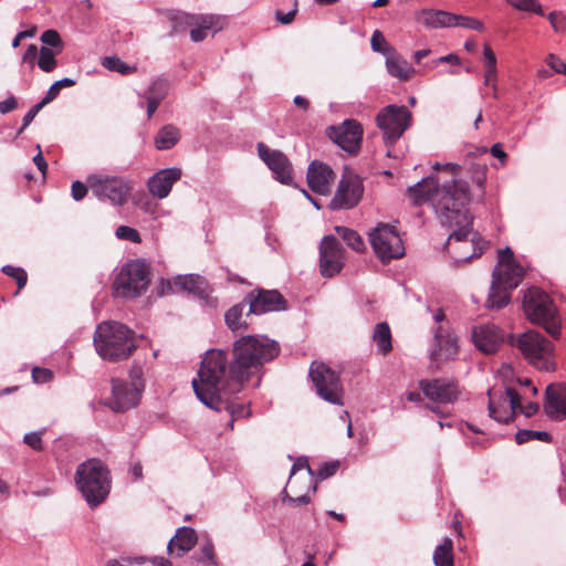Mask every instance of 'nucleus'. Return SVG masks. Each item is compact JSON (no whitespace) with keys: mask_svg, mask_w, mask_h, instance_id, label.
<instances>
[{"mask_svg":"<svg viewBox=\"0 0 566 566\" xmlns=\"http://www.w3.org/2000/svg\"><path fill=\"white\" fill-rule=\"evenodd\" d=\"M523 310L530 322L542 326L552 337H559L557 307L547 293L537 287L528 289L523 297Z\"/></svg>","mask_w":566,"mask_h":566,"instance_id":"nucleus-5","label":"nucleus"},{"mask_svg":"<svg viewBox=\"0 0 566 566\" xmlns=\"http://www.w3.org/2000/svg\"><path fill=\"white\" fill-rule=\"evenodd\" d=\"M419 387L428 399L438 403H452L459 396L458 386L444 379L420 380Z\"/></svg>","mask_w":566,"mask_h":566,"instance_id":"nucleus-20","label":"nucleus"},{"mask_svg":"<svg viewBox=\"0 0 566 566\" xmlns=\"http://www.w3.org/2000/svg\"><path fill=\"white\" fill-rule=\"evenodd\" d=\"M87 184L95 197L117 207L127 202L132 191L130 182L119 176L93 174L87 177Z\"/></svg>","mask_w":566,"mask_h":566,"instance_id":"nucleus-8","label":"nucleus"},{"mask_svg":"<svg viewBox=\"0 0 566 566\" xmlns=\"http://www.w3.org/2000/svg\"><path fill=\"white\" fill-rule=\"evenodd\" d=\"M453 543L451 538L446 537L442 544L438 545L433 553V563L436 566H453L452 555Z\"/></svg>","mask_w":566,"mask_h":566,"instance_id":"nucleus-35","label":"nucleus"},{"mask_svg":"<svg viewBox=\"0 0 566 566\" xmlns=\"http://www.w3.org/2000/svg\"><path fill=\"white\" fill-rule=\"evenodd\" d=\"M245 302L249 305L245 317H249L250 314L261 315L268 312L286 310V301L276 290L258 289L251 291L247 294Z\"/></svg>","mask_w":566,"mask_h":566,"instance_id":"nucleus-18","label":"nucleus"},{"mask_svg":"<svg viewBox=\"0 0 566 566\" xmlns=\"http://www.w3.org/2000/svg\"><path fill=\"white\" fill-rule=\"evenodd\" d=\"M283 501L287 502L292 506H298V505L307 504L310 502V496L307 494H303V495L295 496V497L285 495L283 497Z\"/></svg>","mask_w":566,"mask_h":566,"instance_id":"nucleus-61","label":"nucleus"},{"mask_svg":"<svg viewBox=\"0 0 566 566\" xmlns=\"http://www.w3.org/2000/svg\"><path fill=\"white\" fill-rule=\"evenodd\" d=\"M193 558L198 563L209 562L212 565H217L214 547L210 539H208L205 544H202L200 548V554L193 556Z\"/></svg>","mask_w":566,"mask_h":566,"instance_id":"nucleus-46","label":"nucleus"},{"mask_svg":"<svg viewBox=\"0 0 566 566\" xmlns=\"http://www.w3.org/2000/svg\"><path fill=\"white\" fill-rule=\"evenodd\" d=\"M335 231L353 250L360 252L365 249L364 241L356 231L346 227H336Z\"/></svg>","mask_w":566,"mask_h":566,"instance_id":"nucleus-37","label":"nucleus"},{"mask_svg":"<svg viewBox=\"0 0 566 566\" xmlns=\"http://www.w3.org/2000/svg\"><path fill=\"white\" fill-rule=\"evenodd\" d=\"M168 286L172 292L187 291L198 296L206 295L208 290L207 281L198 274L178 275Z\"/></svg>","mask_w":566,"mask_h":566,"instance_id":"nucleus-27","label":"nucleus"},{"mask_svg":"<svg viewBox=\"0 0 566 566\" xmlns=\"http://www.w3.org/2000/svg\"><path fill=\"white\" fill-rule=\"evenodd\" d=\"M256 149L259 157L273 172L274 178L283 185H290L293 180V168L287 156L281 150L271 149L263 143H258Z\"/></svg>","mask_w":566,"mask_h":566,"instance_id":"nucleus-16","label":"nucleus"},{"mask_svg":"<svg viewBox=\"0 0 566 566\" xmlns=\"http://www.w3.org/2000/svg\"><path fill=\"white\" fill-rule=\"evenodd\" d=\"M370 45L375 52H380L388 55V49L390 46H387V41L380 31L376 30L373 33L370 39Z\"/></svg>","mask_w":566,"mask_h":566,"instance_id":"nucleus-51","label":"nucleus"},{"mask_svg":"<svg viewBox=\"0 0 566 566\" xmlns=\"http://www.w3.org/2000/svg\"><path fill=\"white\" fill-rule=\"evenodd\" d=\"M373 340L377 345L378 353L387 355L391 349V331L386 322L378 323L373 332Z\"/></svg>","mask_w":566,"mask_h":566,"instance_id":"nucleus-34","label":"nucleus"},{"mask_svg":"<svg viewBox=\"0 0 566 566\" xmlns=\"http://www.w3.org/2000/svg\"><path fill=\"white\" fill-rule=\"evenodd\" d=\"M545 412L554 420L566 418V386L548 385L546 387Z\"/></svg>","mask_w":566,"mask_h":566,"instance_id":"nucleus-25","label":"nucleus"},{"mask_svg":"<svg viewBox=\"0 0 566 566\" xmlns=\"http://www.w3.org/2000/svg\"><path fill=\"white\" fill-rule=\"evenodd\" d=\"M345 250L342 243L334 237H324L319 245V271L324 277H333L338 274L345 261Z\"/></svg>","mask_w":566,"mask_h":566,"instance_id":"nucleus-15","label":"nucleus"},{"mask_svg":"<svg viewBox=\"0 0 566 566\" xmlns=\"http://www.w3.org/2000/svg\"><path fill=\"white\" fill-rule=\"evenodd\" d=\"M433 336L436 345L431 350V358L433 360L453 359L459 348L455 336L443 326L437 327Z\"/></svg>","mask_w":566,"mask_h":566,"instance_id":"nucleus-24","label":"nucleus"},{"mask_svg":"<svg viewBox=\"0 0 566 566\" xmlns=\"http://www.w3.org/2000/svg\"><path fill=\"white\" fill-rule=\"evenodd\" d=\"M75 484L91 507L105 501L111 490L107 467L98 459L81 463L75 472Z\"/></svg>","mask_w":566,"mask_h":566,"instance_id":"nucleus-4","label":"nucleus"},{"mask_svg":"<svg viewBox=\"0 0 566 566\" xmlns=\"http://www.w3.org/2000/svg\"><path fill=\"white\" fill-rule=\"evenodd\" d=\"M115 235L120 240H127L134 243L142 242L140 233L135 228L128 226H119L115 231Z\"/></svg>","mask_w":566,"mask_h":566,"instance_id":"nucleus-49","label":"nucleus"},{"mask_svg":"<svg viewBox=\"0 0 566 566\" xmlns=\"http://www.w3.org/2000/svg\"><path fill=\"white\" fill-rule=\"evenodd\" d=\"M48 103H44V101L42 99L41 102H39L38 104H35L34 106H32L28 113L23 116V119H22V127L20 128V132H22L23 129H25L31 123L32 120L34 119V117L38 115V113L41 111V108L46 105Z\"/></svg>","mask_w":566,"mask_h":566,"instance_id":"nucleus-53","label":"nucleus"},{"mask_svg":"<svg viewBox=\"0 0 566 566\" xmlns=\"http://www.w3.org/2000/svg\"><path fill=\"white\" fill-rule=\"evenodd\" d=\"M102 65L109 71L118 72L124 75L130 74V73L135 72V70H136L135 67L127 65L125 62H123L117 56L104 57Z\"/></svg>","mask_w":566,"mask_h":566,"instance_id":"nucleus-41","label":"nucleus"},{"mask_svg":"<svg viewBox=\"0 0 566 566\" xmlns=\"http://www.w3.org/2000/svg\"><path fill=\"white\" fill-rule=\"evenodd\" d=\"M386 67L388 73L401 81L409 80L415 73V69L405 60L398 55L394 48L388 49V55H386Z\"/></svg>","mask_w":566,"mask_h":566,"instance_id":"nucleus-28","label":"nucleus"},{"mask_svg":"<svg viewBox=\"0 0 566 566\" xmlns=\"http://www.w3.org/2000/svg\"><path fill=\"white\" fill-rule=\"evenodd\" d=\"M338 469V462H328L325 463L323 467L319 468L317 472V476L321 480H325L336 473Z\"/></svg>","mask_w":566,"mask_h":566,"instance_id":"nucleus-58","label":"nucleus"},{"mask_svg":"<svg viewBox=\"0 0 566 566\" xmlns=\"http://www.w3.org/2000/svg\"><path fill=\"white\" fill-rule=\"evenodd\" d=\"M181 169L177 167L159 170L147 181V188L150 195L158 199L168 197L174 184L181 178Z\"/></svg>","mask_w":566,"mask_h":566,"instance_id":"nucleus-23","label":"nucleus"},{"mask_svg":"<svg viewBox=\"0 0 566 566\" xmlns=\"http://www.w3.org/2000/svg\"><path fill=\"white\" fill-rule=\"evenodd\" d=\"M415 19L427 28H450L452 13L443 10L422 9L415 13Z\"/></svg>","mask_w":566,"mask_h":566,"instance_id":"nucleus-29","label":"nucleus"},{"mask_svg":"<svg viewBox=\"0 0 566 566\" xmlns=\"http://www.w3.org/2000/svg\"><path fill=\"white\" fill-rule=\"evenodd\" d=\"M180 139V132L174 125H166L159 129L155 137V145L159 150L172 148Z\"/></svg>","mask_w":566,"mask_h":566,"instance_id":"nucleus-33","label":"nucleus"},{"mask_svg":"<svg viewBox=\"0 0 566 566\" xmlns=\"http://www.w3.org/2000/svg\"><path fill=\"white\" fill-rule=\"evenodd\" d=\"M184 19H188L193 24H198L203 31H212L217 33L223 30L228 24V19L224 15L218 14H199L196 17H184Z\"/></svg>","mask_w":566,"mask_h":566,"instance_id":"nucleus-30","label":"nucleus"},{"mask_svg":"<svg viewBox=\"0 0 566 566\" xmlns=\"http://www.w3.org/2000/svg\"><path fill=\"white\" fill-rule=\"evenodd\" d=\"M88 189H90V187H88L87 182L84 184V182L78 181V180L74 181L72 184V188H71L73 199L75 201L82 200L86 196Z\"/></svg>","mask_w":566,"mask_h":566,"instance_id":"nucleus-55","label":"nucleus"},{"mask_svg":"<svg viewBox=\"0 0 566 566\" xmlns=\"http://www.w3.org/2000/svg\"><path fill=\"white\" fill-rule=\"evenodd\" d=\"M206 31H203L198 24H192L190 30V38L193 42H201L207 36Z\"/></svg>","mask_w":566,"mask_h":566,"instance_id":"nucleus-63","label":"nucleus"},{"mask_svg":"<svg viewBox=\"0 0 566 566\" xmlns=\"http://www.w3.org/2000/svg\"><path fill=\"white\" fill-rule=\"evenodd\" d=\"M149 272L142 261L125 264L113 284L115 294L125 298H134L146 292L149 285Z\"/></svg>","mask_w":566,"mask_h":566,"instance_id":"nucleus-7","label":"nucleus"},{"mask_svg":"<svg viewBox=\"0 0 566 566\" xmlns=\"http://www.w3.org/2000/svg\"><path fill=\"white\" fill-rule=\"evenodd\" d=\"M32 378L36 384H44L53 378V373L46 368L34 367L32 369Z\"/></svg>","mask_w":566,"mask_h":566,"instance_id":"nucleus-54","label":"nucleus"},{"mask_svg":"<svg viewBox=\"0 0 566 566\" xmlns=\"http://www.w3.org/2000/svg\"><path fill=\"white\" fill-rule=\"evenodd\" d=\"M484 56V85H489L496 82L497 69H496V56L493 50L485 45L483 48Z\"/></svg>","mask_w":566,"mask_h":566,"instance_id":"nucleus-36","label":"nucleus"},{"mask_svg":"<svg viewBox=\"0 0 566 566\" xmlns=\"http://www.w3.org/2000/svg\"><path fill=\"white\" fill-rule=\"evenodd\" d=\"M38 53H39V51H38L36 45L30 44L22 56V61L24 63L33 64L36 59Z\"/></svg>","mask_w":566,"mask_h":566,"instance_id":"nucleus-64","label":"nucleus"},{"mask_svg":"<svg viewBox=\"0 0 566 566\" xmlns=\"http://www.w3.org/2000/svg\"><path fill=\"white\" fill-rule=\"evenodd\" d=\"M307 470L311 479L313 478L314 473L308 464V461L305 457H300L296 459V461L294 462V464L292 465V470H291V476L293 474H295L296 471H300V470Z\"/></svg>","mask_w":566,"mask_h":566,"instance_id":"nucleus-59","label":"nucleus"},{"mask_svg":"<svg viewBox=\"0 0 566 566\" xmlns=\"http://www.w3.org/2000/svg\"><path fill=\"white\" fill-rule=\"evenodd\" d=\"M408 193L415 205H421L430 201L434 212L442 227L453 229L449 235V241L463 243L464 247L472 248L470 254L460 256L459 261H469L480 256L488 248V242L481 239L476 233L472 234L470 241L467 240L471 233L472 217L465 209L470 201L469 185L461 179H452L451 182L444 181L440 187L439 181L430 176L408 188Z\"/></svg>","mask_w":566,"mask_h":566,"instance_id":"nucleus-2","label":"nucleus"},{"mask_svg":"<svg viewBox=\"0 0 566 566\" xmlns=\"http://www.w3.org/2000/svg\"><path fill=\"white\" fill-rule=\"evenodd\" d=\"M23 441L35 451H41L43 449L42 431L25 433L23 437Z\"/></svg>","mask_w":566,"mask_h":566,"instance_id":"nucleus-52","label":"nucleus"},{"mask_svg":"<svg viewBox=\"0 0 566 566\" xmlns=\"http://www.w3.org/2000/svg\"><path fill=\"white\" fill-rule=\"evenodd\" d=\"M306 179L313 192L326 196L331 192L335 174L326 164L314 160L307 168Z\"/></svg>","mask_w":566,"mask_h":566,"instance_id":"nucleus-21","label":"nucleus"},{"mask_svg":"<svg viewBox=\"0 0 566 566\" xmlns=\"http://www.w3.org/2000/svg\"><path fill=\"white\" fill-rule=\"evenodd\" d=\"M515 440L518 444H523L531 440H541L545 442L551 441V434L546 431H536V430H518L515 434Z\"/></svg>","mask_w":566,"mask_h":566,"instance_id":"nucleus-40","label":"nucleus"},{"mask_svg":"<svg viewBox=\"0 0 566 566\" xmlns=\"http://www.w3.org/2000/svg\"><path fill=\"white\" fill-rule=\"evenodd\" d=\"M451 27H461L464 29L475 30L479 32L484 31V25L480 20L472 17L460 15L454 13H452V19L450 20V28Z\"/></svg>","mask_w":566,"mask_h":566,"instance_id":"nucleus-39","label":"nucleus"},{"mask_svg":"<svg viewBox=\"0 0 566 566\" xmlns=\"http://www.w3.org/2000/svg\"><path fill=\"white\" fill-rule=\"evenodd\" d=\"M76 84L75 80L70 77H64L62 80L55 81L50 88L48 90L45 96L42 98L44 103H50L55 99L63 87H72Z\"/></svg>","mask_w":566,"mask_h":566,"instance_id":"nucleus-43","label":"nucleus"},{"mask_svg":"<svg viewBox=\"0 0 566 566\" xmlns=\"http://www.w3.org/2000/svg\"><path fill=\"white\" fill-rule=\"evenodd\" d=\"M197 541L198 535L193 528L181 526L177 530L175 536L168 542L167 551L170 555L181 557L196 545Z\"/></svg>","mask_w":566,"mask_h":566,"instance_id":"nucleus-26","label":"nucleus"},{"mask_svg":"<svg viewBox=\"0 0 566 566\" xmlns=\"http://www.w3.org/2000/svg\"><path fill=\"white\" fill-rule=\"evenodd\" d=\"M516 346L523 357L535 368L545 371L555 369L554 345L539 332L530 329L521 334L517 337Z\"/></svg>","mask_w":566,"mask_h":566,"instance_id":"nucleus-6","label":"nucleus"},{"mask_svg":"<svg viewBox=\"0 0 566 566\" xmlns=\"http://www.w3.org/2000/svg\"><path fill=\"white\" fill-rule=\"evenodd\" d=\"M94 345L98 355L109 361L126 359L136 348L133 332L117 322L99 324L94 334Z\"/></svg>","mask_w":566,"mask_h":566,"instance_id":"nucleus-3","label":"nucleus"},{"mask_svg":"<svg viewBox=\"0 0 566 566\" xmlns=\"http://www.w3.org/2000/svg\"><path fill=\"white\" fill-rule=\"evenodd\" d=\"M489 415L497 422H509L513 419L515 411L522 409L520 395L514 388L507 387L505 390H488Z\"/></svg>","mask_w":566,"mask_h":566,"instance_id":"nucleus-12","label":"nucleus"},{"mask_svg":"<svg viewBox=\"0 0 566 566\" xmlns=\"http://www.w3.org/2000/svg\"><path fill=\"white\" fill-rule=\"evenodd\" d=\"M40 40L43 44L48 46H50V49H56V53H60L63 49V42H62V39L59 34L57 31L55 30H46L44 31L41 36H40Z\"/></svg>","mask_w":566,"mask_h":566,"instance_id":"nucleus-45","label":"nucleus"},{"mask_svg":"<svg viewBox=\"0 0 566 566\" xmlns=\"http://www.w3.org/2000/svg\"><path fill=\"white\" fill-rule=\"evenodd\" d=\"M412 114L405 105H388L379 111L376 125L386 145H394L411 124Z\"/></svg>","mask_w":566,"mask_h":566,"instance_id":"nucleus-9","label":"nucleus"},{"mask_svg":"<svg viewBox=\"0 0 566 566\" xmlns=\"http://www.w3.org/2000/svg\"><path fill=\"white\" fill-rule=\"evenodd\" d=\"M547 18L556 33L566 31V15L562 11H552Z\"/></svg>","mask_w":566,"mask_h":566,"instance_id":"nucleus-50","label":"nucleus"},{"mask_svg":"<svg viewBox=\"0 0 566 566\" xmlns=\"http://www.w3.org/2000/svg\"><path fill=\"white\" fill-rule=\"evenodd\" d=\"M142 392V388L138 386H132L124 380L112 379V397L105 399L104 405L113 411L123 412L139 403Z\"/></svg>","mask_w":566,"mask_h":566,"instance_id":"nucleus-17","label":"nucleus"},{"mask_svg":"<svg viewBox=\"0 0 566 566\" xmlns=\"http://www.w3.org/2000/svg\"><path fill=\"white\" fill-rule=\"evenodd\" d=\"M363 133L361 125L355 119H346L338 126L327 128V136L349 155H355L359 151Z\"/></svg>","mask_w":566,"mask_h":566,"instance_id":"nucleus-14","label":"nucleus"},{"mask_svg":"<svg viewBox=\"0 0 566 566\" xmlns=\"http://www.w3.org/2000/svg\"><path fill=\"white\" fill-rule=\"evenodd\" d=\"M361 195L363 186L359 178L353 174L344 175L329 207L333 210L350 209L358 203Z\"/></svg>","mask_w":566,"mask_h":566,"instance_id":"nucleus-19","label":"nucleus"},{"mask_svg":"<svg viewBox=\"0 0 566 566\" xmlns=\"http://www.w3.org/2000/svg\"><path fill=\"white\" fill-rule=\"evenodd\" d=\"M310 377L316 388L317 395L333 405H343V385L336 371L324 363H312Z\"/></svg>","mask_w":566,"mask_h":566,"instance_id":"nucleus-11","label":"nucleus"},{"mask_svg":"<svg viewBox=\"0 0 566 566\" xmlns=\"http://www.w3.org/2000/svg\"><path fill=\"white\" fill-rule=\"evenodd\" d=\"M369 241L377 258L390 262L405 255V245L394 226L379 223L369 232Z\"/></svg>","mask_w":566,"mask_h":566,"instance_id":"nucleus-10","label":"nucleus"},{"mask_svg":"<svg viewBox=\"0 0 566 566\" xmlns=\"http://www.w3.org/2000/svg\"><path fill=\"white\" fill-rule=\"evenodd\" d=\"M510 291L512 290L505 289L503 284L492 279L488 298V307L500 310L506 306L510 302Z\"/></svg>","mask_w":566,"mask_h":566,"instance_id":"nucleus-32","label":"nucleus"},{"mask_svg":"<svg viewBox=\"0 0 566 566\" xmlns=\"http://www.w3.org/2000/svg\"><path fill=\"white\" fill-rule=\"evenodd\" d=\"M130 385L138 386L144 390V381H143V369L140 366L134 365L129 371Z\"/></svg>","mask_w":566,"mask_h":566,"instance_id":"nucleus-57","label":"nucleus"},{"mask_svg":"<svg viewBox=\"0 0 566 566\" xmlns=\"http://www.w3.org/2000/svg\"><path fill=\"white\" fill-rule=\"evenodd\" d=\"M279 354V344L264 335L240 337L231 353L209 349L201 360L198 377L192 379L193 391L208 408L218 412L226 410L231 417L228 426L233 428V421L248 417L250 411L230 397L240 392L243 385Z\"/></svg>","mask_w":566,"mask_h":566,"instance_id":"nucleus-1","label":"nucleus"},{"mask_svg":"<svg viewBox=\"0 0 566 566\" xmlns=\"http://www.w3.org/2000/svg\"><path fill=\"white\" fill-rule=\"evenodd\" d=\"M184 17H196L185 12H176L169 14V21L171 23V33L184 32L187 28H191L193 21L184 19Z\"/></svg>","mask_w":566,"mask_h":566,"instance_id":"nucleus-42","label":"nucleus"},{"mask_svg":"<svg viewBox=\"0 0 566 566\" xmlns=\"http://www.w3.org/2000/svg\"><path fill=\"white\" fill-rule=\"evenodd\" d=\"M512 7L521 11L544 15L543 7L537 0H506Z\"/></svg>","mask_w":566,"mask_h":566,"instance_id":"nucleus-44","label":"nucleus"},{"mask_svg":"<svg viewBox=\"0 0 566 566\" xmlns=\"http://www.w3.org/2000/svg\"><path fill=\"white\" fill-rule=\"evenodd\" d=\"M2 272L6 275L14 279L19 289H22V287L25 286L27 281H28V274H27V272L22 268H17V266H12V265H4L2 268Z\"/></svg>","mask_w":566,"mask_h":566,"instance_id":"nucleus-47","label":"nucleus"},{"mask_svg":"<svg viewBox=\"0 0 566 566\" xmlns=\"http://www.w3.org/2000/svg\"><path fill=\"white\" fill-rule=\"evenodd\" d=\"M546 63L555 73H562L560 69H564L565 65V63L554 54L547 56Z\"/></svg>","mask_w":566,"mask_h":566,"instance_id":"nucleus-60","label":"nucleus"},{"mask_svg":"<svg viewBox=\"0 0 566 566\" xmlns=\"http://www.w3.org/2000/svg\"><path fill=\"white\" fill-rule=\"evenodd\" d=\"M18 106V102L14 96H9L4 101L0 102V113L7 114L13 111Z\"/></svg>","mask_w":566,"mask_h":566,"instance_id":"nucleus-62","label":"nucleus"},{"mask_svg":"<svg viewBox=\"0 0 566 566\" xmlns=\"http://www.w3.org/2000/svg\"><path fill=\"white\" fill-rule=\"evenodd\" d=\"M472 339L479 350L493 354L503 343L504 334L495 325H481L473 329Z\"/></svg>","mask_w":566,"mask_h":566,"instance_id":"nucleus-22","label":"nucleus"},{"mask_svg":"<svg viewBox=\"0 0 566 566\" xmlns=\"http://www.w3.org/2000/svg\"><path fill=\"white\" fill-rule=\"evenodd\" d=\"M168 82L163 78H157L153 82L151 86L148 91V96L151 98H158V101H163L168 93Z\"/></svg>","mask_w":566,"mask_h":566,"instance_id":"nucleus-48","label":"nucleus"},{"mask_svg":"<svg viewBox=\"0 0 566 566\" xmlns=\"http://www.w3.org/2000/svg\"><path fill=\"white\" fill-rule=\"evenodd\" d=\"M56 54L57 53L54 50L42 46L39 51V67L45 73L52 72L57 66V62L55 60Z\"/></svg>","mask_w":566,"mask_h":566,"instance_id":"nucleus-38","label":"nucleus"},{"mask_svg":"<svg viewBox=\"0 0 566 566\" xmlns=\"http://www.w3.org/2000/svg\"><path fill=\"white\" fill-rule=\"evenodd\" d=\"M296 12L297 1L295 0L293 8L289 12L283 13L281 10H276L275 19L282 24H290L294 20Z\"/></svg>","mask_w":566,"mask_h":566,"instance_id":"nucleus-56","label":"nucleus"},{"mask_svg":"<svg viewBox=\"0 0 566 566\" xmlns=\"http://www.w3.org/2000/svg\"><path fill=\"white\" fill-rule=\"evenodd\" d=\"M497 258L492 279L503 284L505 289H516L525 275L524 268L516 262L513 251L509 247L499 250Z\"/></svg>","mask_w":566,"mask_h":566,"instance_id":"nucleus-13","label":"nucleus"},{"mask_svg":"<svg viewBox=\"0 0 566 566\" xmlns=\"http://www.w3.org/2000/svg\"><path fill=\"white\" fill-rule=\"evenodd\" d=\"M248 303L245 302V298L233 306H231L224 314V321L227 326L232 331H239V329H247L249 327V323L247 318L243 317V313L247 308Z\"/></svg>","mask_w":566,"mask_h":566,"instance_id":"nucleus-31","label":"nucleus"}]
</instances>
